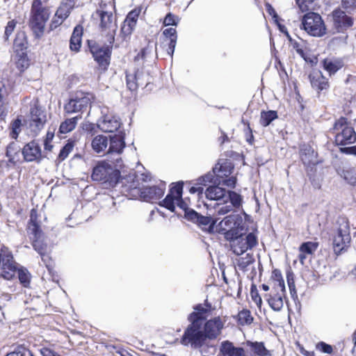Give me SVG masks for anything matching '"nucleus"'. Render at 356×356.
<instances>
[{"label": "nucleus", "instance_id": "nucleus-1", "mask_svg": "<svg viewBox=\"0 0 356 356\" xmlns=\"http://www.w3.org/2000/svg\"><path fill=\"white\" fill-rule=\"evenodd\" d=\"M214 310L215 308L207 301L194 307V312L188 316L190 324L181 339V344L200 348L207 339H216L221 334L225 321L220 316L207 319Z\"/></svg>", "mask_w": 356, "mask_h": 356}, {"label": "nucleus", "instance_id": "nucleus-2", "mask_svg": "<svg viewBox=\"0 0 356 356\" xmlns=\"http://www.w3.org/2000/svg\"><path fill=\"white\" fill-rule=\"evenodd\" d=\"M182 183L173 184L170 188L168 194L165 199L160 202V205L164 207L172 212L175 211L176 207L183 209L185 212V218L188 220L196 222L200 225H210L212 217L203 216L193 209L187 208V204L182 199Z\"/></svg>", "mask_w": 356, "mask_h": 356}, {"label": "nucleus", "instance_id": "nucleus-3", "mask_svg": "<svg viewBox=\"0 0 356 356\" xmlns=\"http://www.w3.org/2000/svg\"><path fill=\"white\" fill-rule=\"evenodd\" d=\"M134 175H129L128 177L122 179L120 182L122 184L123 193L131 199L140 198L143 201L151 202L160 199L164 193L161 187L153 186L149 187L140 188L134 180Z\"/></svg>", "mask_w": 356, "mask_h": 356}, {"label": "nucleus", "instance_id": "nucleus-4", "mask_svg": "<svg viewBox=\"0 0 356 356\" xmlns=\"http://www.w3.org/2000/svg\"><path fill=\"white\" fill-rule=\"evenodd\" d=\"M218 218L213 219L210 222L209 231L216 232L224 235L227 241L238 234L241 231H244V226L242 218L238 214H231L225 217L218 222Z\"/></svg>", "mask_w": 356, "mask_h": 356}, {"label": "nucleus", "instance_id": "nucleus-5", "mask_svg": "<svg viewBox=\"0 0 356 356\" xmlns=\"http://www.w3.org/2000/svg\"><path fill=\"white\" fill-rule=\"evenodd\" d=\"M233 170L234 165L230 161L220 159L213 168V172L205 175L202 179L205 183H222L227 187L234 188L236 178L234 176L229 177Z\"/></svg>", "mask_w": 356, "mask_h": 356}, {"label": "nucleus", "instance_id": "nucleus-6", "mask_svg": "<svg viewBox=\"0 0 356 356\" xmlns=\"http://www.w3.org/2000/svg\"><path fill=\"white\" fill-rule=\"evenodd\" d=\"M31 13L30 26L35 37L39 38L44 32L51 12L49 8L42 6V0H33Z\"/></svg>", "mask_w": 356, "mask_h": 356}, {"label": "nucleus", "instance_id": "nucleus-7", "mask_svg": "<svg viewBox=\"0 0 356 356\" xmlns=\"http://www.w3.org/2000/svg\"><path fill=\"white\" fill-rule=\"evenodd\" d=\"M27 232L32 240L33 249L40 255L41 259H44L45 253H47V247L43 243V234L38 222L36 211L34 209L31 213Z\"/></svg>", "mask_w": 356, "mask_h": 356}, {"label": "nucleus", "instance_id": "nucleus-8", "mask_svg": "<svg viewBox=\"0 0 356 356\" xmlns=\"http://www.w3.org/2000/svg\"><path fill=\"white\" fill-rule=\"evenodd\" d=\"M122 168H115L114 163L109 161L99 162L93 168L92 178L95 181H104L110 184L120 183V170Z\"/></svg>", "mask_w": 356, "mask_h": 356}, {"label": "nucleus", "instance_id": "nucleus-9", "mask_svg": "<svg viewBox=\"0 0 356 356\" xmlns=\"http://www.w3.org/2000/svg\"><path fill=\"white\" fill-rule=\"evenodd\" d=\"M333 131L337 145H351L356 141V133L350 122L345 118H340L335 122Z\"/></svg>", "mask_w": 356, "mask_h": 356}, {"label": "nucleus", "instance_id": "nucleus-10", "mask_svg": "<svg viewBox=\"0 0 356 356\" xmlns=\"http://www.w3.org/2000/svg\"><path fill=\"white\" fill-rule=\"evenodd\" d=\"M227 241L229 242L230 250L236 255H241L252 250L258 243L257 236L254 233L244 234L243 231Z\"/></svg>", "mask_w": 356, "mask_h": 356}, {"label": "nucleus", "instance_id": "nucleus-11", "mask_svg": "<svg viewBox=\"0 0 356 356\" xmlns=\"http://www.w3.org/2000/svg\"><path fill=\"white\" fill-rule=\"evenodd\" d=\"M106 4L101 5L96 14L100 18L99 26L103 34L107 38V42L113 44L118 29L116 19L111 11L105 9Z\"/></svg>", "mask_w": 356, "mask_h": 356}, {"label": "nucleus", "instance_id": "nucleus-12", "mask_svg": "<svg viewBox=\"0 0 356 356\" xmlns=\"http://www.w3.org/2000/svg\"><path fill=\"white\" fill-rule=\"evenodd\" d=\"M108 145L106 153L109 158V161L114 163L115 168H122L123 161L121 154L125 147L124 135L118 134L111 136Z\"/></svg>", "mask_w": 356, "mask_h": 356}, {"label": "nucleus", "instance_id": "nucleus-13", "mask_svg": "<svg viewBox=\"0 0 356 356\" xmlns=\"http://www.w3.org/2000/svg\"><path fill=\"white\" fill-rule=\"evenodd\" d=\"M302 25L308 34L314 37H321L326 33V27L320 15L315 13L306 14Z\"/></svg>", "mask_w": 356, "mask_h": 356}, {"label": "nucleus", "instance_id": "nucleus-14", "mask_svg": "<svg viewBox=\"0 0 356 356\" xmlns=\"http://www.w3.org/2000/svg\"><path fill=\"white\" fill-rule=\"evenodd\" d=\"M339 227L333 238V248L337 254L344 250L350 241V226L347 218L341 217L337 220Z\"/></svg>", "mask_w": 356, "mask_h": 356}, {"label": "nucleus", "instance_id": "nucleus-15", "mask_svg": "<svg viewBox=\"0 0 356 356\" xmlns=\"http://www.w3.org/2000/svg\"><path fill=\"white\" fill-rule=\"evenodd\" d=\"M47 121L44 110L38 105H34L30 111V115L26 120V125L33 136H36L43 129Z\"/></svg>", "mask_w": 356, "mask_h": 356}, {"label": "nucleus", "instance_id": "nucleus-16", "mask_svg": "<svg viewBox=\"0 0 356 356\" xmlns=\"http://www.w3.org/2000/svg\"><path fill=\"white\" fill-rule=\"evenodd\" d=\"M264 297L272 309L275 312L280 311L286 299L285 286L280 285V282L278 283L275 287H271L270 291Z\"/></svg>", "mask_w": 356, "mask_h": 356}, {"label": "nucleus", "instance_id": "nucleus-17", "mask_svg": "<svg viewBox=\"0 0 356 356\" xmlns=\"http://www.w3.org/2000/svg\"><path fill=\"white\" fill-rule=\"evenodd\" d=\"M242 202L241 196L236 192H229L226 201H221L216 204L215 211L218 215L224 216L238 208Z\"/></svg>", "mask_w": 356, "mask_h": 356}, {"label": "nucleus", "instance_id": "nucleus-18", "mask_svg": "<svg viewBox=\"0 0 356 356\" xmlns=\"http://www.w3.org/2000/svg\"><path fill=\"white\" fill-rule=\"evenodd\" d=\"M90 104V98L88 95L80 94L71 99L65 106V111L67 113H74L84 111Z\"/></svg>", "mask_w": 356, "mask_h": 356}, {"label": "nucleus", "instance_id": "nucleus-19", "mask_svg": "<svg viewBox=\"0 0 356 356\" xmlns=\"http://www.w3.org/2000/svg\"><path fill=\"white\" fill-rule=\"evenodd\" d=\"M0 275L6 280H10L15 274L16 267L10 252L0 253Z\"/></svg>", "mask_w": 356, "mask_h": 356}, {"label": "nucleus", "instance_id": "nucleus-20", "mask_svg": "<svg viewBox=\"0 0 356 356\" xmlns=\"http://www.w3.org/2000/svg\"><path fill=\"white\" fill-rule=\"evenodd\" d=\"M120 118L111 114L104 115L97 122L98 128L104 132H114L121 127Z\"/></svg>", "mask_w": 356, "mask_h": 356}, {"label": "nucleus", "instance_id": "nucleus-21", "mask_svg": "<svg viewBox=\"0 0 356 356\" xmlns=\"http://www.w3.org/2000/svg\"><path fill=\"white\" fill-rule=\"evenodd\" d=\"M90 51L95 60L102 66H107L109 64L110 56L111 54L112 44L98 47L90 46Z\"/></svg>", "mask_w": 356, "mask_h": 356}, {"label": "nucleus", "instance_id": "nucleus-22", "mask_svg": "<svg viewBox=\"0 0 356 356\" xmlns=\"http://www.w3.org/2000/svg\"><path fill=\"white\" fill-rule=\"evenodd\" d=\"M22 154L24 160L27 162H40L42 159L40 147L35 141L27 143L23 147Z\"/></svg>", "mask_w": 356, "mask_h": 356}, {"label": "nucleus", "instance_id": "nucleus-23", "mask_svg": "<svg viewBox=\"0 0 356 356\" xmlns=\"http://www.w3.org/2000/svg\"><path fill=\"white\" fill-rule=\"evenodd\" d=\"M332 18L334 24L338 29H346L353 24L352 17L348 16L344 11L340 9L333 11Z\"/></svg>", "mask_w": 356, "mask_h": 356}, {"label": "nucleus", "instance_id": "nucleus-24", "mask_svg": "<svg viewBox=\"0 0 356 356\" xmlns=\"http://www.w3.org/2000/svg\"><path fill=\"white\" fill-rule=\"evenodd\" d=\"M229 192L218 186H212L207 188L205 195L209 200L221 202L226 201L227 196H229Z\"/></svg>", "mask_w": 356, "mask_h": 356}, {"label": "nucleus", "instance_id": "nucleus-25", "mask_svg": "<svg viewBox=\"0 0 356 356\" xmlns=\"http://www.w3.org/2000/svg\"><path fill=\"white\" fill-rule=\"evenodd\" d=\"M245 350L241 347H236L228 340L221 342L220 346V354L222 356H241Z\"/></svg>", "mask_w": 356, "mask_h": 356}, {"label": "nucleus", "instance_id": "nucleus-26", "mask_svg": "<svg viewBox=\"0 0 356 356\" xmlns=\"http://www.w3.org/2000/svg\"><path fill=\"white\" fill-rule=\"evenodd\" d=\"M318 243L316 241H307L302 243L299 247V260L302 264H304L305 260L309 256L312 255L317 250Z\"/></svg>", "mask_w": 356, "mask_h": 356}, {"label": "nucleus", "instance_id": "nucleus-27", "mask_svg": "<svg viewBox=\"0 0 356 356\" xmlns=\"http://www.w3.org/2000/svg\"><path fill=\"white\" fill-rule=\"evenodd\" d=\"M109 139L104 135H97L91 142L92 149L97 154L105 153L107 151Z\"/></svg>", "mask_w": 356, "mask_h": 356}, {"label": "nucleus", "instance_id": "nucleus-28", "mask_svg": "<svg viewBox=\"0 0 356 356\" xmlns=\"http://www.w3.org/2000/svg\"><path fill=\"white\" fill-rule=\"evenodd\" d=\"M163 35L166 40H169L168 54L172 57L177 44V35L175 28H167L163 31Z\"/></svg>", "mask_w": 356, "mask_h": 356}, {"label": "nucleus", "instance_id": "nucleus-29", "mask_svg": "<svg viewBox=\"0 0 356 356\" xmlns=\"http://www.w3.org/2000/svg\"><path fill=\"white\" fill-rule=\"evenodd\" d=\"M310 82L312 87L318 90L326 89L328 86L326 79L321 72H314L309 75Z\"/></svg>", "mask_w": 356, "mask_h": 356}, {"label": "nucleus", "instance_id": "nucleus-30", "mask_svg": "<svg viewBox=\"0 0 356 356\" xmlns=\"http://www.w3.org/2000/svg\"><path fill=\"white\" fill-rule=\"evenodd\" d=\"M82 28L77 26L74 28L70 38V49L72 51H78L81 45Z\"/></svg>", "mask_w": 356, "mask_h": 356}, {"label": "nucleus", "instance_id": "nucleus-31", "mask_svg": "<svg viewBox=\"0 0 356 356\" xmlns=\"http://www.w3.org/2000/svg\"><path fill=\"white\" fill-rule=\"evenodd\" d=\"M73 6V0H63L56 13V17L65 20L69 16Z\"/></svg>", "mask_w": 356, "mask_h": 356}, {"label": "nucleus", "instance_id": "nucleus-32", "mask_svg": "<svg viewBox=\"0 0 356 356\" xmlns=\"http://www.w3.org/2000/svg\"><path fill=\"white\" fill-rule=\"evenodd\" d=\"M15 67L19 73L24 72L29 66V60L24 52H17L14 58Z\"/></svg>", "mask_w": 356, "mask_h": 356}, {"label": "nucleus", "instance_id": "nucleus-33", "mask_svg": "<svg viewBox=\"0 0 356 356\" xmlns=\"http://www.w3.org/2000/svg\"><path fill=\"white\" fill-rule=\"evenodd\" d=\"M81 116H76L74 118H69L63 122L59 127V132L60 134H67L74 130L77 124L78 120Z\"/></svg>", "mask_w": 356, "mask_h": 356}, {"label": "nucleus", "instance_id": "nucleus-34", "mask_svg": "<svg viewBox=\"0 0 356 356\" xmlns=\"http://www.w3.org/2000/svg\"><path fill=\"white\" fill-rule=\"evenodd\" d=\"M340 176L348 184L356 186V170L355 168H344L340 173Z\"/></svg>", "mask_w": 356, "mask_h": 356}, {"label": "nucleus", "instance_id": "nucleus-35", "mask_svg": "<svg viewBox=\"0 0 356 356\" xmlns=\"http://www.w3.org/2000/svg\"><path fill=\"white\" fill-rule=\"evenodd\" d=\"M248 346H249L254 354L259 356H267L269 355V351L265 348L262 342H252L248 341L246 342Z\"/></svg>", "mask_w": 356, "mask_h": 356}, {"label": "nucleus", "instance_id": "nucleus-36", "mask_svg": "<svg viewBox=\"0 0 356 356\" xmlns=\"http://www.w3.org/2000/svg\"><path fill=\"white\" fill-rule=\"evenodd\" d=\"M276 118H277V113L276 111H262L261 112L259 122L262 126L267 127Z\"/></svg>", "mask_w": 356, "mask_h": 356}, {"label": "nucleus", "instance_id": "nucleus-37", "mask_svg": "<svg viewBox=\"0 0 356 356\" xmlns=\"http://www.w3.org/2000/svg\"><path fill=\"white\" fill-rule=\"evenodd\" d=\"M300 156L305 164L309 165L315 163V153L310 147L302 149Z\"/></svg>", "mask_w": 356, "mask_h": 356}, {"label": "nucleus", "instance_id": "nucleus-38", "mask_svg": "<svg viewBox=\"0 0 356 356\" xmlns=\"http://www.w3.org/2000/svg\"><path fill=\"white\" fill-rule=\"evenodd\" d=\"M22 122L19 118L13 120L10 124V136L13 139H17L19 133L22 131Z\"/></svg>", "mask_w": 356, "mask_h": 356}, {"label": "nucleus", "instance_id": "nucleus-39", "mask_svg": "<svg viewBox=\"0 0 356 356\" xmlns=\"http://www.w3.org/2000/svg\"><path fill=\"white\" fill-rule=\"evenodd\" d=\"M238 321L241 325H250L252 322L253 318L249 310L243 309L238 313Z\"/></svg>", "mask_w": 356, "mask_h": 356}, {"label": "nucleus", "instance_id": "nucleus-40", "mask_svg": "<svg viewBox=\"0 0 356 356\" xmlns=\"http://www.w3.org/2000/svg\"><path fill=\"white\" fill-rule=\"evenodd\" d=\"M74 145L72 141H68L67 143L61 149L58 159L60 161H64L72 151Z\"/></svg>", "mask_w": 356, "mask_h": 356}, {"label": "nucleus", "instance_id": "nucleus-41", "mask_svg": "<svg viewBox=\"0 0 356 356\" xmlns=\"http://www.w3.org/2000/svg\"><path fill=\"white\" fill-rule=\"evenodd\" d=\"M254 261L253 255L247 253L245 257L241 258L238 261V266L241 269L245 268L248 265L252 264Z\"/></svg>", "mask_w": 356, "mask_h": 356}, {"label": "nucleus", "instance_id": "nucleus-42", "mask_svg": "<svg viewBox=\"0 0 356 356\" xmlns=\"http://www.w3.org/2000/svg\"><path fill=\"white\" fill-rule=\"evenodd\" d=\"M254 261L253 255L247 253L245 257L241 258L238 261V266L241 269L245 268L248 265L252 264Z\"/></svg>", "mask_w": 356, "mask_h": 356}, {"label": "nucleus", "instance_id": "nucleus-43", "mask_svg": "<svg viewBox=\"0 0 356 356\" xmlns=\"http://www.w3.org/2000/svg\"><path fill=\"white\" fill-rule=\"evenodd\" d=\"M323 67L330 74L336 72L339 68L337 63L330 59H325L323 60Z\"/></svg>", "mask_w": 356, "mask_h": 356}, {"label": "nucleus", "instance_id": "nucleus-44", "mask_svg": "<svg viewBox=\"0 0 356 356\" xmlns=\"http://www.w3.org/2000/svg\"><path fill=\"white\" fill-rule=\"evenodd\" d=\"M179 22V17L177 15L169 13L166 15L165 17L163 19V25L165 26H177Z\"/></svg>", "mask_w": 356, "mask_h": 356}, {"label": "nucleus", "instance_id": "nucleus-45", "mask_svg": "<svg viewBox=\"0 0 356 356\" xmlns=\"http://www.w3.org/2000/svg\"><path fill=\"white\" fill-rule=\"evenodd\" d=\"M135 26L131 25L124 21L123 24L121 27L120 34L124 40L130 35L134 31Z\"/></svg>", "mask_w": 356, "mask_h": 356}, {"label": "nucleus", "instance_id": "nucleus-46", "mask_svg": "<svg viewBox=\"0 0 356 356\" xmlns=\"http://www.w3.org/2000/svg\"><path fill=\"white\" fill-rule=\"evenodd\" d=\"M18 277L21 283L27 286L30 282V274L25 269H20L18 271Z\"/></svg>", "mask_w": 356, "mask_h": 356}, {"label": "nucleus", "instance_id": "nucleus-47", "mask_svg": "<svg viewBox=\"0 0 356 356\" xmlns=\"http://www.w3.org/2000/svg\"><path fill=\"white\" fill-rule=\"evenodd\" d=\"M273 280H272V287H275L278 283L280 282V285L285 286L284 285V281L282 278V274L280 270H275L273 272V276H272Z\"/></svg>", "mask_w": 356, "mask_h": 356}, {"label": "nucleus", "instance_id": "nucleus-48", "mask_svg": "<svg viewBox=\"0 0 356 356\" xmlns=\"http://www.w3.org/2000/svg\"><path fill=\"white\" fill-rule=\"evenodd\" d=\"M140 14L139 10H134L129 13L124 22L136 26Z\"/></svg>", "mask_w": 356, "mask_h": 356}, {"label": "nucleus", "instance_id": "nucleus-49", "mask_svg": "<svg viewBox=\"0 0 356 356\" xmlns=\"http://www.w3.org/2000/svg\"><path fill=\"white\" fill-rule=\"evenodd\" d=\"M316 349L321 353L331 354L333 352V348L332 346L323 342L321 341L316 344Z\"/></svg>", "mask_w": 356, "mask_h": 356}, {"label": "nucleus", "instance_id": "nucleus-50", "mask_svg": "<svg viewBox=\"0 0 356 356\" xmlns=\"http://www.w3.org/2000/svg\"><path fill=\"white\" fill-rule=\"evenodd\" d=\"M127 85L129 90H135L138 87L136 76L135 74H127Z\"/></svg>", "mask_w": 356, "mask_h": 356}, {"label": "nucleus", "instance_id": "nucleus-51", "mask_svg": "<svg viewBox=\"0 0 356 356\" xmlns=\"http://www.w3.org/2000/svg\"><path fill=\"white\" fill-rule=\"evenodd\" d=\"M315 0H296L300 10L304 13L309 10L310 6Z\"/></svg>", "mask_w": 356, "mask_h": 356}, {"label": "nucleus", "instance_id": "nucleus-52", "mask_svg": "<svg viewBox=\"0 0 356 356\" xmlns=\"http://www.w3.org/2000/svg\"><path fill=\"white\" fill-rule=\"evenodd\" d=\"M17 154V151L15 149L14 147L10 145L7 147L6 150V156L8 158V162L13 164L16 163V154Z\"/></svg>", "mask_w": 356, "mask_h": 356}, {"label": "nucleus", "instance_id": "nucleus-53", "mask_svg": "<svg viewBox=\"0 0 356 356\" xmlns=\"http://www.w3.org/2000/svg\"><path fill=\"white\" fill-rule=\"evenodd\" d=\"M202 177H200L199 179H198V181H199V184H197L196 186H191L189 189V192L192 194H194V193H197L198 195L200 194H202L203 193V187L202 186V185H206L207 183H205L203 180H202Z\"/></svg>", "mask_w": 356, "mask_h": 356}, {"label": "nucleus", "instance_id": "nucleus-54", "mask_svg": "<svg viewBox=\"0 0 356 356\" xmlns=\"http://www.w3.org/2000/svg\"><path fill=\"white\" fill-rule=\"evenodd\" d=\"M287 282H288L289 289L291 297L293 298H297V292H296V285H295V282H294L292 275H287Z\"/></svg>", "mask_w": 356, "mask_h": 356}, {"label": "nucleus", "instance_id": "nucleus-55", "mask_svg": "<svg viewBox=\"0 0 356 356\" xmlns=\"http://www.w3.org/2000/svg\"><path fill=\"white\" fill-rule=\"evenodd\" d=\"M16 22L15 20L9 21L6 26L5 29V39L8 40L9 36L13 33L15 26H16Z\"/></svg>", "mask_w": 356, "mask_h": 356}, {"label": "nucleus", "instance_id": "nucleus-56", "mask_svg": "<svg viewBox=\"0 0 356 356\" xmlns=\"http://www.w3.org/2000/svg\"><path fill=\"white\" fill-rule=\"evenodd\" d=\"M341 5L348 11L356 8V0H341Z\"/></svg>", "mask_w": 356, "mask_h": 356}, {"label": "nucleus", "instance_id": "nucleus-57", "mask_svg": "<svg viewBox=\"0 0 356 356\" xmlns=\"http://www.w3.org/2000/svg\"><path fill=\"white\" fill-rule=\"evenodd\" d=\"M250 294L252 300L255 302L257 307H261L262 304V299L259 294L258 293L257 291L252 289Z\"/></svg>", "mask_w": 356, "mask_h": 356}, {"label": "nucleus", "instance_id": "nucleus-58", "mask_svg": "<svg viewBox=\"0 0 356 356\" xmlns=\"http://www.w3.org/2000/svg\"><path fill=\"white\" fill-rule=\"evenodd\" d=\"M291 44L293 46V48L296 51V52L302 58L305 57V52L302 49V45L296 42V41H291Z\"/></svg>", "mask_w": 356, "mask_h": 356}, {"label": "nucleus", "instance_id": "nucleus-59", "mask_svg": "<svg viewBox=\"0 0 356 356\" xmlns=\"http://www.w3.org/2000/svg\"><path fill=\"white\" fill-rule=\"evenodd\" d=\"M63 21H64V19H63L60 17H56V15H55L54 17L53 18V19L50 24V29L54 30V29H56L58 26H60L63 23Z\"/></svg>", "mask_w": 356, "mask_h": 356}, {"label": "nucleus", "instance_id": "nucleus-60", "mask_svg": "<svg viewBox=\"0 0 356 356\" xmlns=\"http://www.w3.org/2000/svg\"><path fill=\"white\" fill-rule=\"evenodd\" d=\"M143 181L144 182H147L151 180V176L149 173H141L140 175H137V180L135 183L138 185V181Z\"/></svg>", "mask_w": 356, "mask_h": 356}, {"label": "nucleus", "instance_id": "nucleus-61", "mask_svg": "<svg viewBox=\"0 0 356 356\" xmlns=\"http://www.w3.org/2000/svg\"><path fill=\"white\" fill-rule=\"evenodd\" d=\"M40 353L42 356H57L58 354L54 350L48 348H43L41 349Z\"/></svg>", "mask_w": 356, "mask_h": 356}, {"label": "nucleus", "instance_id": "nucleus-62", "mask_svg": "<svg viewBox=\"0 0 356 356\" xmlns=\"http://www.w3.org/2000/svg\"><path fill=\"white\" fill-rule=\"evenodd\" d=\"M341 150L346 154L356 155V146L341 148Z\"/></svg>", "mask_w": 356, "mask_h": 356}, {"label": "nucleus", "instance_id": "nucleus-63", "mask_svg": "<svg viewBox=\"0 0 356 356\" xmlns=\"http://www.w3.org/2000/svg\"><path fill=\"white\" fill-rule=\"evenodd\" d=\"M113 348L116 350V353L119 354L120 356H134L132 354L123 348H116L115 346H113Z\"/></svg>", "mask_w": 356, "mask_h": 356}, {"label": "nucleus", "instance_id": "nucleus-64", "mask_svg": "<svg viewBox=\"0 0 356 356\" xmlns=\"http://www.w3.org/2000/svg\"><path fill=\"white\" fill-rule=\"evenodd\" d=\"M54 137V133L51 131H48L46 137L44 138V143H51Z\"/></svg>", "mask_w": 356, "mask_h": 356}]
</instances>
